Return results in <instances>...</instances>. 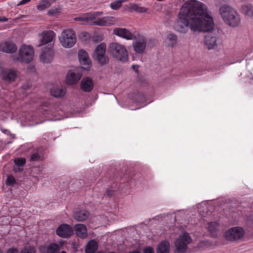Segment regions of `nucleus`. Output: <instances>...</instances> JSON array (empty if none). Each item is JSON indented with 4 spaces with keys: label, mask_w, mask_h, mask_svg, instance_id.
I'll return each mask as SVG.
<instances>
[{
    "label": "nucleus",
    "mask_w": 253,
    "mask_h": 253,
    "mask_svg": "<svg viewBox=\"0 0 253 253\" xmlns=\"http://www.w3.org/2000/svg\"><path fill=\"white\" fill-rule=\"evenodd\" d=\"M114 193V190L111 189H108L106 192V195L110 197Z\"/></svg>",
    "instance_id": "obj_40"
},
{
    "label": "nucleus",
    "mask_w": 253,
    "mask_h": 253,
    "mask_svg": "<svg viewBox=\"0 0 253 253\" xmlns=\"http://www.w3.org/2000/svg\"><path fill=\"white\" fill-rule=\"evenodd\" d=\"M127 0H119V1L121 2V5H122V3L123 2H125Z\"/></svg>",
    "instance_id": "obj_44"
},
{
    "label": "nucleus",
    "mask_w": 253,
    "mask_h": 253,
    "mask_svg": "<svg viewBox=\"0 0 253 253\" xmlns=\"http://www.w3.org/2000/svg\"><path fill=\"white\" fill-rule=\"evenodd\" d=\"M50 6V3L48 0H41L39 4L37 5V9L40 11H42Z\"/></svg>",
    "instance_id": "obj_31"
},
{
    "label": "nucleus",
    "mask_w": 253,
    "mask_h": 253,
    "mask_svg": "<svg viewBox=\"0 0 253 253\" xmlns=\"http://www.w3.org/2000/svg\"><path fill=\"white\" fill-rule=\"evenodd\" d=\"M45 249L46 253H59L60 247L56 243H51L46 247L41 246L40 247L41 252H42V249Z\"/></svg>",
    "instance_id": "obj_24"
},
{
    "label": "nucleus",
    "mask_w": 253,
    "mask_h": 253,
    "mask_svg": "<svg viewBox=\"0 0 253 253\" xmlns=\"http://www.w3.org/2000/svg\"><path fill=\"white\" fill-rule=\"evenodd\" d=\"M7 253H18V251L16 248H10L8 250Z\"/></svg>",
    "instance_id": "obj_39"
},
{
    "label": "nucleus",
    "mask_w": 253,
    "mask_h": 253,
    "mask_svg": "<svg viewBox=\"0 0 253 253\" xmlns=\"http://www.w3.org/2000/svg\"><path fill=\"white\" fill-rule=\"evenodd\" d=\"M78 56L81 64L84 66V69L88 70L91 63L87 53L85 51L81 49L79 51Z\"/></svg>",
    "instance_id": "obj_15"
},
{
    "label": "nucleus",
    "mask_w": 253,
    "mask_h": 253,
    "mask_svg": "<svg viewBox=\"0 0 253 253\" xmlns=\"http://www.w3.org/2000/svg\"><path fill=\"white\" fill-rule=\"evenodd\" d=\"M65 89L63 88L54 87L50 90L51 95L55 97H62L65 94Z\"/></svg>",
    "instance_id": "obj_26"
},
{
    "label": "nucleus",
    "mask_w": 253,
    "mask_h": 253,
    "mask_svg": "<svg viewBox=\"0 0 253 253\" xmlns=\"http://www.w3.org/2000/svg\"><path fill=\"white\" fill-rule=\"evenodd\" d=\"M111 8L113 10H118L121 6V2L118 0L114 1L110 4Z\"/></svg>",
    "instance_id": "obj_33"
},
{
    "label": "nucleus",
    "mask_w": 253,
    "mask_h": 253,
    "mask_svg": "<svg viewBox=\"0 0 253 253\" xmlns=\"http://www.w3.org/2000/svg\"><path fill=\"white\" fill-rule=\"evenodd\" d=\"M30 0H22L20 1L18 4V5H23L27 3V2H29Z\"/></svg>",
    "instance_id": "obj_41"
},
{
    "label": "nucleus",
    "mask_w": 253,
    "mask_h": 253,
    "mask_svg": "<svg viewBox=\"0 0 253 253\" xmlns=\"http://www.w3.org/2000/svg\"><path fill=\"white\" fill-rule=\"evenodd\" d=\"M89 216V212L84 210L76 211L74 214V218L78 221H84Z\"/></svg>",
    "instance_id": "obj_23"
},
{
    "label": "nucleus",
    "mask_w": 253,
    "mask_h": 253,
    "mask_svg": "<svg viewBox=\"0 0 253 253\" xmlns=\"http://www.w3.org/2000/svg\"><path fill=\"white\" fill-rule=\"evenodd\" d=\"M0 76L5 82L11 83L17 77V71L14 69L4 68L0 66Z\"/></svg>",
    "instance_id": "obj_11"
},
{
    "label": "nucleus",
    "mask_w": 253,
    "mask_h": 253,
    "mask_svg": "<svg viewBox=\"0 0 253 253\" xmlns=\"http://www.w3.org/2000/svg\"><path fill=\"white\" fill-rule=\"evenodd\" d=\"M94 87L92 80L89 77L83 78L81 83V88L84 92L91 91Z\"/></svg>",
    "instance_id": "obj_18"
},
{
    "label": "nucleus",
    "mask_w": 253,
    "mask_h": 253,
    "mask_svg": "<svg viewBox=\"0 0 253 253\" xmlns=\"http://www.w3.org/2000/svg\"><path fill=\"white\" fill-rule=\"evenodd\" d=\"M20 253H35V251L33 248L29 247L23 249Z\"/></svg>",
    "instance_id": "obj_35"
},
{
    "label": "nucleus",
    "mask_w": 253,
    "mask_h": 253,
    "mask_svg": "<svg viewBox=\"0 0 253 253\" xmlns=\"http://www.w3.org/2000/svg\"><path fill=\"white\" fill-rule=\"evenodd\" d=\"M129 8L130 10H133L139 13H143L146 11V9L141 6L139 4L135 3H130Z\"/></svg>",
    "instance_id": "obj_28"
},
{
    "label": "nucleus",
    "mask_w": 253,
    "mask_h": 253,
    "mask_svg": "<svg viewBox=\"0 0 253 253\" xmlns=\"http://www.w3.org/2000/svg\"><path fill=\"white\" fill-rule=\"evenodd\" d=\"M14 163L16 165L19 167L23 166L25 163L26 160L24 158H16L14 160Z\"/></svg>",
    "instance_id": "obj_34"
},
{
    "label": "nucleus",
    "mask_w": 253,
    "mask_h": 253,
    "mask_svg": "<svg viewBox=\"0 0 253 253\" xmlns=\"http://www.w3.org/2000/svg\"><path fill=\"white\" fill-rule=\"evenodd\" d=\"M170 251L169 243L167 241H162L158 246L157 253H169Z\"/></svg>",
    "instance_id": "obj_25"
},
{
    "label": "nucleus",
    "mask_w": 253,
    "mask_h": 253,
    "mask_svg": "<svg viewBox=\"0 0 253 253\" xmlns=\"http://www.w3.org/2000/svg\"><path fill=\"white\" fill-rule=\"evenodd\" d=\"M143 253H154V251L152 247H149L144 250Z\"/></svg>",
    "instance_id": "obj_38"
},
{
    "label": "nucleus",
    "mask_w": 253,
    "mask_h": 253,
    "mask_svg": "<svg viewBox=\"0 0 253 253\" xmlns=\"http://www.w3.org/2000/svg\"><path fill=\"white\" fill-rule=\"evenodd\" d=\"M15 183V179L12 176H8L6 180L7 185H13Z\"/></svg>",
    "instance_id": "obj_36"
},
{
    "label": "nucleus",
    "mask_w": 253,
    "mask_h": 253,
    "mask_svg": "<svg viewBox=\"0 0 253 253\" xmlns=\"http://www.w3.org/2000/svg\"><path fill=\"white\" fill-rule=\"evenodd\" d=\"M191 242L189 235L186 232L181 233L174 242L175 253H184L186 252L187 245Z\"/></svg>",
    "instance_id": "obj_7"
},
{
    "label": "nucleus",
    "mask_w": 253,
    "mask_h": 253,
    "mask_svg": "<svg viewBox=\"0 0 253 253\" xmlns=\"http://www.w3.org/2000/svg\"><path fill=\"white\" fill-rule=\"evenodd\" d=\"M219 12L224 21L232 27L239 25L240 16L237 11L230 6L224 4L219 9Z\"/></svg>",
    "instance_id": "obj_3"
},
{
    "label": "nucleus",
    "mask_w": 253,
    "mask_h": 253,
    "mask_svg": "<svg viewBox=\"0 0 253 253\" xmlns=\"http://www.w3.org/2000/svg\"><path fill=\"white\" fill-rule=\"evenodd\" d=\"M146 45V40L145 37H141L136 39L133 43L134 50L137 53L144 52Z\"/></svg>",
    "instance_id": "obj_13"
},
{
    "label": "nucleus",
    "mask_w": 253,
    "mask_h": 253,
    "mask_svg": "<svg viewBox=\"0 0 253 253\" xmlns=\"http://www.w3.org/2000/svg\"><path fill=\"white\" fill-rule=\"evenodd\" d=\"M0 253H2V251L1 249H0Z\"/></svg>",
    "instance_id": "obj_47"
},
{
    "label": "nucleus",
    "mask_w": 253,
    "mask_h": 253,
    "mask_svg": "<svg viewBox=\"0 0 253 253\" xmlns=\"http://www.w3.org/2000/svg\"><path fill=\"white\" fill-rule=\"evenodd\" d=\"M61 253H66V252L65 251H62Z\"/></svg>",
    "instance_id": "obj_46"
},
{
    "label": "nucleus",
    "mask_w": 253,
    "mask_h": 253,
    "mask_svg": "<svg viewBox=\"0 0 253 253\" xmlns=\"http://www.w3.org/2000/svg\"><path fill=\"white\" fill-rule=\"evenodd\" d=\"M55 34L53 31H47L42 34V38L41 39V44L39 45H43L52 42L55 37Z\"/></svg>",
    "instance_id": "obj_21"
},
{
    "label": "nucleus",
    "mask_w": 253,
    "mask_h": 253,
    "mask_svg": "<svg viewBox=\"0 0 253 253\" xmlns=\"http://www.w3.org/2000/svg\"><path fill=\"white\" fill-rule=\"evenodd\" d=\"M112 56L118 60L126 62L128 60V52L125 46L118 42H112L109 46Z\"/></svg>",
    "instance_id": "obj_4"
},
{
    "label": "nucleus",
    "mask_w": 253,
    "mask_h": 253,
    "mask_svg": "<svg viewBox=\"0 0 253 253\" xmlns=\"http://www.w3.org/2000/svg\"><path fill=\"white\" fill-rule=\"evenodd\" d=\"M56 0H48V1L50 3V4L51 5L52 3L54 2Z\"/></svg>",
    "instance_id": "obj_43"
},
{
    "label": "nucleus",
    "mask_w": 253,
    "mask_h": 253,
    "mask_svg": "<svg viewBox=\"0 0 253 253\" xmlns=\"http://www.w3.org/2000/svg\"><path fill=\"white\" fill-rule=\"evenodd\" d=\"M59 12V9L57 8L51 9L48 10V14L50 15H53Z\"/></svg>",
    "instance_id": "obj_37"
},
{
    "label": "nucleus",
    "mask_w": 253,
    "mask_h": 253,
    "mask_svg": "<svg viewBox=\"0 0 253 253\" xmlns=\"http://www.w3.org/2000/svg\"><path fill=\"white\" fill-rule=\"evenodd\" d=\"M98 249L97 243L94 240L90 241L85 248L86 253H94Z\"/></svg>",
    "instance_id": "obj_27"
},
{
    "label": "nucleus",
    "mask_w": 253,
    "mask_h": 253,
    "mask_svg": "<svg viewBox=\"0 0 253 253\" xmlns=\"http://www.w3.org/2000/svg\"><path fill=\"white\" fill-rule=\"evenodd\" d=\"M114 34L118 36L122 37L127 40H131L134 38L133 34L126 28H115L114 30Z\"/></svg>",
    "instance_id": "obj_16"
},
{
    "label": "nucleus",
    "mask_w": 253,
    "mask_h": 253,
    "mask_svg": "<svg viewBox=\"0 0 253 253\" xmlns=\"http://www.w3.org/2000/svg\"><path fill=\"white\" fill-rule=\"evenodd\" d=\"M167 40L169 42V45L171 46H174L177 43V36L174 34H169L167 36Z\"/></svg>",
    "instance_id": "obj_30"
},
{
    "label": "nucleus",
    "mask_w": 253,
    "mask_h": 253,
    "mask_svg": "<svg viewBox=\"0 0 253 253\" xmlns=\"http://www.w3.org/2000/svg\"><path fill=\"white\" fill-rule=\"evenodd\" d=\"M73 233V229L68 224H63L60 225L56 230L57 235L62 238L69 237Z\"/></svg>",
    "instance_id": "obj_14"
},
{
    "label": "nucleus",
    "mask_w": 253,
    "mask_h": 253,
    "mask_svg": "<svg viewBox=\"0 0 253 253\" xmlns=\"http://www.w3.org/2000/svg\"><path fill=\"white\" fill-rule=\"evenodd\" d=\"M245 234L243 228L239 227H235L229 229L224 234L226 240L234 241L242 238Z\"/></svg>",
    "instance_id": "obj_9"
},
{
    "label": "nucleus",
    "mask_w": 253,
    "mask_h": 253,
    "mask_svg": "<svg viewBox=\"0 0 253 253\" xmlns=\"http://www.w3.org/2000/svg\"><path fill=\"white\" fill-rule=\"evenodd\" d=\"M240 11L245 17L253 19V5L252 4L247 3L242 5Z\"/></svg>",
    "instance_id": "obj_20"
},
{
    "label": "nucleus",
    "mask_w": 253,
    "mask_h": 253,
    "mask_svg": "<svg viewBox=\"0 0 253 253\" xmlns=\"http://www.w3.org/2000/svg\"><path fill=\"white\" fill-rule=\"evenodd\" d=\"M174 29L185 34L188 28L194 32H209L214 29L212 18L208 14L206 5L196 0H188L183 4L178 14Z\"/></svg>",
    "instance_id": "obj_1"
},
{
    "label": "nucleus",
    "mask_w": 253,
    "mask_h": 253,
    "mask_svg": "<svg viewBox=\"0 0 253 253\" xmlns=\"http://www.w3.org/2000/svg\"><path fill=\"white\" fill-rule=\"evenodd\" d=\"M77 235L81 238H85L87 235L86 226L83 224H77L75 226Z\"/></svg>",
    "instance_id": "obj_22"
},
{
    "label": "nucleus",
    "mask_w": 253,
    "mask_h": 253,
    "mask_svg": "<svg viewBox=\"0 0 253 253\" xmlns=\"http://www.w3.org/2000/svg\"><path fill=\"white\" fill-rule=\"evenodd\" d=\"M129 253H140L137 251H134L129 252Z\"/></svg>",
    "instance_id": "obj_45"
},
{
    "label": "nucleus",
    "mask_w": 253,
    "mask_h": 253,
    "mask_svg": "<svg viewBox=\"0 0 253 253\" xmlns=\"http://www.w3.org/2000/svg\"><path fill=\"white\" fill-rule=\"evenodd\" d=\"M53 52L51 47L45 48L40 55V59L43 63H49L52 60Z\"/></svg>",
    "instance_id": "obj_19"
},
{
    "label": "nucleus",
    "mask_w": 253,
    "mask_h": 253,
    "mask_svg": "<svg viewBox=\"0 0 253 253\" xmlns=\"http://www.w3.org/2000/svg\"><path fill=\"white\" fill-rule=\"evenodd\" d=\"M102 12L96 11L84 13L81 16L75 17V21H81L82 24L84 22L92 21L93 24L99 26H108L114 22L113 18L110 17H103L97 18V17L102 14Z\"/></svg>",
    "instance_id": "obj_2"
},
{
    "label": "nucleus",
    "mask_w": 253,
    "mask_h": 253,
    "mask_svg": "<svg viewBox=\"0 0 253 253\" xmlns=\"http://www.w3.org/2000/svg\"><path fill=\"white\" fill-rule=\"evenodd\" d=\"M220 42V40L215 33H210L205 37V44L208 49L216 48Z\"/></svg>",
    "instance_id": "obj_10"
},
{
    "label": "nucleus",
    "mask_w": 253,
    "mask_h": 253,
    "mask_svg": "<svg viewBox=\"0 0 253 253\" xmlns=\"http://www.w3.org/2000/svg\"><path fill=\"white\" fill-rule=\"evenodd\" d=\"M43 157L42 153L36 151L33 153L30 157V161L32 162L42 161Z\"/></svg>",
    "instance_id": "obj_29"
},
{
    "label": "nucleus",
    "mask_w": 253,
    "mask_h": 253,
    "mask_svg": "<svg viewBox=\"0 0 253 253\" xmlns=\"http://www.w3.org/2000/svg\"><path fill=\"white\" fill-rule=\"evenodd\" d=\"M82 74L78 70H70L66 76V83L69 84H76L81 79Z\"/></svg>",
    "instance_id": "obj_12"
},
{
    "label": "nucleus",
    "mask_w": 253,
    "mask_h": 253,
    "mask_svg": "<svg viewBox=\"0 0 253 253\" xmlns=\"http://www.w3.org/2000/svg\"><path fill=\"white\" fill-rule=\"evenodd\" d=\"M61 44L65 48L73 47L77 42L76 33L74 30L67 29L63 30L59 37Z\"/></svg>",
    "instance_id": "obj_6"
},
{
    "label": "nucleus",
    "mask_w": 253,
    "mask_h": 253,
    "mask_svg": "<svg viewBox=\"0 0 253 253\" xmlns=\"http://www.w3.org/2000/svg\"><path fill=\"white\" fill-rule=\"evenodd\" d=\"M7 21V19L6 18H3L2 19H0V21H2V22H6Z\"/></svg>",
    "instance_id": "obj_42"
},
{
    "label": "nucleus",
    "mask_w": 253,
    "mask_h": 253,
    "mask_svg": "<svg viewBox=\"0 0 253 253\" xmlns=\"http://www.w3.org/2000/svg\"><path fill=\"white\" fill-rule=\"evenodd\" d=\"M17 49V46L11 42L7 41L0 44V51L7 53H14Z\"/></svg>",
    "instance_id": "obj_17"
},
{
    "label": "nucleus",
    "mask_w": 253,
    "mask_h": 253,
    "mask_svg": "<svg viewBox=\"0 0 253 253\" xmlns=\"http://www.w3.org/2000/svg\"><path fill=\"white\" fill-rule=\"evenodd\" d=\"M34 49L31 45H22L19 49L18 56L14 57L13 60L25 63L31 62L34 56Z\"/></svg>",
    "instance_id": "obj_5"
},
{
    "label": "nucleus",
    "mask_w": 253,
    "mask_h": 253,
    "mask_svg": "<svg viewBox=\"0 0 253 253\" xmlns=\"http://www.w3.org/2000/svg\"><path fill=\"white\" fill-rule=\"evenodd\" d=\"M218 227V224L216 222H211L209 223L208 228L209 231L211 233H213L217 230Z\"/></svg>",
    "instance_id": "obj_32"
},
{
    "label": "nucleus",
    "mask_w": 253,
    "mask_h": 253,
    "mask_svg": "<svg viewBox=\"0 0 253 253\" xmlns=\"http://www.w3.org/2000/svg\"><path fill=\"white\" fill-rule=\"evenodd\" d=\"M106 48V44L101 43L95 48L93 54V58L101 65H105L109 62V58L105 54Z\"/></svg>",
    "instance_id": "obj_8"
}]
</instances>
